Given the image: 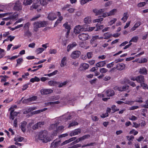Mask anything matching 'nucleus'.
Returning <instances> with one entry per match:
<instances>
[{"label":"nucleus","mask_w":148,"mask_h":148,"mask_svg":"<svg viewBox=\"0 0 148 148\" xmlns=\"http://www.w3.org/2000/svg\"><path fill=\"white\" fill-rule=\"evenodd\" d=\"M67 84V82L66 81L64 82H63L61 83L58 86L59 88L62 87L63 86L66 85Z\"/></svg>","instance_id":"nucleus-58"},{"label":"nucleus","mask_w":148,"mask_h":148,"mask_svg":"<svg viewBox=\"0 0 148 148\" xmlns=\"http://www.w3.org/2000/svg\"><path fill=\"white\" fill-rule=\"evenodd\" d=\"M81 54V52L80 51H73L71 53V57L74 59H75L78 58Z\"/></svg>","instance_id":"nucleus-11"},{"label":"nucleus","mask_w":148,"mask_h":148,"mask_svg":"<svg viewBox=\"0 0 148 148\" xmlns=\"http://www.w3.org/2000/svg\"><path fill=\"white\" fill-rule=\"evenodd\" d=\"M106 94L107 96H112L114 95V92L113 90H109L106 91Z\"/></svg>","instance_id":"nucleus-26"},{"label":"nucleus","mask_w":148,"mask_h":148,"mask_svg":"<svg viewBox=\"0 0 148 148\" xmlns=\"http://www.w3.org/2000/svg\"><path fill=\"white\" fill-rule=\"evenodd\" d=\"M103 36H104V39H108L110 38L112 36V35L109 33L107 32L104 33L103 34Z\"/></svg>","instance_id":"nucleus-37"},{"label":"nucleus","mask_w":148,"mask_h":148,"mask_svg":"<svg viewBox=\"0 0 148 148\" xmlns=\"http://www.w3.org/2000/svg\"><path fill=\"white\" fill-rule=\"evenodd\" d=\"M77 45V44L75 42H73L72 44L69 45L67 47V51L69 52L73 47H76Z\"/></svg>","instance_id":"nucleus-18"},{"label":"nucleus","mask_w":148,"mask_h":148,"mask_svg":"<svg viewBox=\"0 0 148 148\" xmlns=\"http://www.w3.org/2000/svg\"><path fill=\"white\" fill-rule=\"evenodd\" d=\"M32 3V0H23V4L25 5H30Z\"/></svg>","instance_id":"nucleus-30"},{"label":"nucleus","mask_w":148,"mask_h":148,"mask_svg":"<svg viewBox=\"0 0 148 148\" xmlns=\"http://www.w3.org/2000/svg\"><path fill=\"white\" fill-rule=\"evenodd\" d=\"M57 15L58 17V19L57 21H56L55 26H56L58 24L61 23V21L63 19V17L61 16V13L59 12H57Z\"/></svg>","instance_id":"nucleus-14"},{"label":"nucleus","mask_w":148,"mask_h":148,"mask_svg":"<svg viewBox=\"0 0 148 148\" xmlns=\"http://www.w3.org/2000/svg\"><path fill=\"white\" fill-rule=\"evenodd\" d=\"M89 36L88 34L83 33L79 34L78 37L80 40L84 41L88 39Z\"/></svg>","instance_id":"nucleus-8"},{"label":"nucleus","mask_w":148,"mask_h":148,"mask_svg":"<svg viewBox=\"0 0 148 148\" xmlns=\"http://www.w3.org/2000/svg\"><path fill=\"white\" fill-rule=\"evenodd\" d=\"M89 67V65L85 63H82L80 65V67L82 70H86L88 69Z\"/></svg>","instance_id":"nucleus-22"},{"label":"nucleus","mask_w":148,"mask_h":148,"mask_svg":"<svg viewBox=\"0 0 148 148\" xmlns=\"http://www.w3.org/2000/svg\"><path fill=\"white\" fill-rule=\"evenodd\" d=\"M71 5L70 4H67L66 5H64L63 7L62 8V10H65L66 9L69 8L70 7Z\"/></svg>","instance_id":"nucleus-62"},{"label":"nucleus","mask_w":148,"mask_h":148,"mask_svg":"<svg viewBox=\"0 0 148 148\" xmlns=\"http://www.w3.org/2000/svg\"><path fill=\"white\" fill-rule=\"evenodd\" d=\"M37 140H41L43 143H47L50 141L52 139L48 136L47 132L45 130L41 131L39 132L35 137Z\"/></svg>","instance_id":"nucleus-1"},{"label":"nucleus","mask_w":148,"mask_h":148,"mask_svg":"<svg viewBox=\"0 0 148 148\" xmlns=\"http://www.w3.org/2000/svg\"><path fill=\"white\" fill-rule=\"evenodd\" d=\"M113 88L114 90H117L119 91L122 92L121 86H115Z\"/></svg>","instance_id":"nucleus-51"},{"label":"nucleus","mask_w":148,"mask_h":148,"mask_svg":"<svg viewBox=\"0 0 148 148\" xmlns=\"http://www.w3.org/2000/svg\"><path fill=\"white\" fill-rule=\"evenodd\" d=\"M141 25V23L140 22H138L136 23L134 27L132 28L131 30L132 31H134L139 26Z\"/></svg>","instance_id":"nucleus-32"},{"label":"nucleus","mask_w":148,"mask_h":148,"mask_svg":"<svg viewBox=\"0 0 148 148\" xmlns=\"http://www.w3.org/2000/svg\"><path fill=\"white\" fill-rule=\"evenodd\" d=\"M48 84L50 86H54L56 85L57 83V82L54 81H50L48 82Z\"/></svg>","instance_id":"nucleus-42"},{"label":"nucleus","mask_w":148,"mask_h":148,"mask_svg":"<svg viewBox=\"0 0 148 148\" xmlns=\"http://www.w3.org/2000/svg\"><path fill=\"white\" fill-rule=\"evenodd\" d=\"M53 0H40V3L43 6L46 5L49 3V2H50Z\"/></svg>","instance_id":"nucleus-23"},{"label":"nucleus","mask_w":148,"mask_h":148,"mask_svg":"<svg viewBox=\"0 0 148 148\" xmlns=\"http://www.w3.org/2000/svg\"><path fill=\"white\" fill-rule=\"evenodd\" d=\"M37 99L36 96H33L32 97L28 98L29 101H35Z\"/></svg>","instance_id":"nucleus-55"},{"label":"nucleus","mask_w":148,"mask_h":148,"mask_svg":"<svg viewBox=\"0 0 148 148\" xmlns=\"http://www.w3.org/2000/svg\"><path fill=\"white\" fill-rule=\"evenodd\" d=\"M64 128V127L63 126H60L58 127V128L57 127V130L53 132V135L54 136H56L57 133H58L60 131H63V129Z\"/></svg>","instance_id":"nucleus-21"},{"label":"nucleus","mask_w":148,"mask_h":148,"mask_svg":"<svg viewBox=\"0 0 148 148\" xmlns=\"http://www.w3.org/2000/svg\"><path fill=\"white\" fill-rule=\"evenodd\" d=\"M63 27L67 30H70L71 29V25L69 24L68 23L66 22L63 25Z\"/></svg>","instance_id":"nucleus-33"},{"label":"nucleus","mask_w":148,"mask_h":148,"mask_svg":"<svg viewBox=\"0 0 148 148\" xmlns=\"http://www.w3.org/2000/svg\"><path fill=\"white\" fill-rule=\"evenodd\" d=\"M27 125V122L26 121H24L23 123H21V128L22 131L25 132L26 131V127Z\"/></svg>","instance_id":"nucleus-24"},{"label":"nucleus","mask_w":148,"mask_h":148,"mask_svg":"<svg viewBox=\"0 0 148 148\" xmlns=\"http://www.w3.org/2000/svg\"><path fill=\"white\" fill-rule=\"evenodd\" d=\"M103 18H97L95 20H94L93 21V22L94 23L99 22L102 21H103Z\"/></svg>","instance_id":"nucleus-49"},{"label":"nucleus","mask_w":148,"mask_h":148,"mask_svg":"<svg viewBox=\"0 0 148 148\" xmlns=\"http://www.w3.org/2000/svg\"><path fill=\"white\" fill-rule=\"evenodd\" d=\"M96 29H95V31H98L99 30L102 29L103 28V25H99V24H97L96 25Z\"/></svg>","instance_id":"nucleus-39"},{"label":"nucleus","mask_w":148,"mask_h":148,"mask_svg":"<svg viewBox=\"0 0 148 148\" xmlns=\"http://www.w3.org/2000/svg\"><path fill=\"white\" fill-rule=\"evenodd\" d=\"M112 110H113L114 112L119 110V109H117V107L115 105H113L112 106Z\"/></svg>","instance_id":"nucleus-59"},{"label":"nucleus","mask_w":148,"mask_h":148,"mask_svg":"<svg viewBox=\"0 0 148 148\" xmlns=\"http://www.w3.org/2000/svg\"><path fill=\"white\" fill-rule=\"evenodd\" d=\"M59 99L60 96L59 95L53 96L51 97L50 98L51 100L52 101L58 100Z\"/></svg>","instance_id":"nucleus-36"},{"label":"nucleus","mask_w":148,"mask_h":148,"mask_svg":"<svg viewBox=\"0 0 148 148\" xmlns=\"http://www.w3.org/2000/svg\"><path fill=\"white\" fill-rule=\"evenodd\" d=\"M40 17V15H37L36 16H35L34 17L32 18L31 19V21H35L38 18Z\"/></svg>","instance_id":"nucleus-63"},{"label":"nucleus","mask_w":148,"mask_h":148,"mask_svg":"<svg viewBox=\"0 0 148 148\" xmlns=\"http://www.w3.org/2000/svg\"><path fill=\"white\" fill-rule=\"evenodd\" d=\"M138 39V36H135L133 37L132 39L129 42L130 43L131 42H136Z\"/></svg>","instance_id":"nucleus-41"},{"label":"nucleus","mask_w":148,"mask_h":148,"mask_svg":"<svg viewBox=\"0 0 148 148\" xmlns=\"http://www.w3.org/2000/svg\"><path fill=\"white\" fill-rule=\"evenodd\" d=\"M99 71L101 73H106L108 71V69L104 68H101L99 69Z\"/></svg>","instance_id":"nucleus-44"},{"label":"nucleus","mask_w":148,"mask_h":148,"mask_svg":"<svg viewBox=\"0 0 148 148\" xmlns=\"http://www.w3.org/2000/svg\"><path fill=\"white\" fill-rule=\"evenodd\" d=\"M122 91H125L127 92H129L130 91L129 89V86L128 85H125L123 86H121Z\"/></svg>","instance_id":"nucleus-25"},{"label":"nucleus","mask_w":148,"mask_h":148,"mask_svg":"<svg viewBox=\"0 0 148 148\" xmlns=\"http://www.w3.org/2000/svg\"><path fill=\"white\" fill-rule=\"evenodd\" d=\"M117 12V10L116 9H113L109 12H108L109 14V15L111 16L114 15Z\"/></svg>","instance_id":"nucleus-35"},{"label":"nucleus","mask_w":148,"mask_h":148,"mask_svg":"<svg viewBox=\"0 0 148 148\" xmlns=\"http://www.w3.org/2000/svg\"><path fill=\"white\" fill-rule=\"evenodd\" d=\"M88 25L84 24L81 25H78L76 26L73 28V32L76 34H79L80 32L88 30Z\"/></svg>","instance_id":"nucleus-2"},{"label":"nucleus","mask_w":148,"mask_h":148,"mask_svg":"<svg viewBox=\"0 0 148 148\" xmlns=\"http://www.w3.org/2000/svg\"><path fill=\"white\" fill-rule=\"evenodd\" d=\"M57 52V50L55 49H50L49 51V53L51 54H55Z\"/></svg>","instance_id":"nucleus-54"},{"label":"nucleus","mask_w":148,"mask_h":148,"mask_svg":"<svg viewBox=\"0 0 148 148\" xmlns=\"http://www.w3.org/2000/svg\"><path fill=\"white\" fill-rule=\"evenodd\" d=\"M81 132V130L80 129H75L71 132L69 134V135L70 136H72L77 135L80 134Z\"/></svg>","instance_id":"nucleus-13"},{"label":"nucleus","mask_w":148,"mask_h":148,"mask_svg":"<svg viewBox=\"0 0 148 148\" xmlns=\"http://www.w3.org/2000/svg\"><path fill=\"white\" fill-rule=\"evenodd\" d=\"M92 119L93 121H98L99 120V118L96 116H92Z\"/></svg>","instance_id":"nucleus-60"},{"label":"nucleus","mask_w":148,"mask_h":148,"mask_svg":"<svg viewBox=\"0 0 148 148\" xmlns=\"http://www.w3.org/2000/svg\"><path fill=\"white\" fill-rule=\"evenodd\" d=\"M47 18L50 21L54 20L57 18L56 14L53 12H51L48 14Z\"/></svg>","instance_id":"nucleus-9"},{"label":"nucleus","mask_w":148,"mask_h":148,"mask_svg":"<svg viewBox=\"0 0 148 148\" xmlns=\"http://www.w3.org/2000/svg\"><path fill=\"white\" fill-rule=\"evenodd\" d=\"M90 135L89 134L83 136L82 137H81L76 140L75 141L72 143L71 144L72 145H74L75 144L77 143L80 141L88 138L90 137Z\"/></svg>","instance_id":"nucleus-7"},{"label":"nucleus","mask_w":148,"mask_h":148,"mask_svg":"<svg viewBox=\"0 0 148 148\" xmlns=\"http://www.w3.org/2000/svg\"><path fill=\"white\" fill-rule=\"evenodd\" d=\"M17 64L16 66H18V65L21 64L23 61V60L22 58H19L17 60Z\"/></svg>","instance_id":"nucleus-40"},{"label":"nucleus","mask_w":148,"mask_h":148,"mask_svg":"<svg viewBox=\"0 0 148 148\" xmlns=\"http://www.w3.org/2000/svg\"><path fill=\"white\" fill-rule=\"evenodd\" d=\"M116 20L117 19L116 18H113L110 21V22L109 23L110 25H112L116 21Z\"/></svg>","instance_id":"nucleus-57"},{"label":"nucleus","mask_w":148,"mask_h":148,"mask_svg":"<svg viewBox=\"0 0 148 148\" xmlns=\"http://www.w3.org/2000/svg\"><path fill=\"white\" fill-rule=\"evenodd\" d=\"M78 125V123L77 122L75 121H73L69 125L68 127L69 128L71 127L75 126Z\"/></svg>","instance_id":"nucleus-46"},{"label":"nucleus","mask_w":148,"mask_h":148,"mask_svg":"<svg viewBox=\"0 0 148 148\" xmlns=\"http://www.w3.org/2000/svg\"><path fill=\"white\" fill-rule=\"evenodd\" d=\"M97 38H98V36H93L92 38L91 39L90 43L92 45V47H96L97 46V44L96 41V40Z\"/></svg>","instance_id":"nucleus-10"},{"label":"nucleus","mask_w":148,"mask_h":148,"mask_svg":"<svg viewBox=\"0 0 148 148\" xmlns=\"http://www.w3.org/2000/svg\"><path fill=\"white\" fill-rule=\"evenodd\" d=\"M30 25V23L29 22H27L25 24L24 27L25 28H27L28 29H29Z\"/></svg>","instance_id":"nucleus-61"},{"label":"nucleus","mask_w":148,"mask_h":148,"mask_svg":"<svg viewBox=\"0 0 148 148\" xmlns=\"http://www.w3.org/2000/svg\"><path fill=\"white\" fill-rule=\"evenodd\" d=\"M105 10L103 9H101L99 10L94 9L93 12L95 13L96 16L101 15L104 12Z\"/></svg>","instance_id":"nucleus-15"},{"label":"nucleus","mask_w":148,"mask_h":148,"mask_svg":"<svg viewBox=\"0 0 148 148\" xmlns=\"http://www.w3.org/2000/svg\"><path fill=\"white\" fill-rule=\"evenodd\" d=\"M127 83L133 87H134L136 86V84L134 82H131L129 80H127Z\"/></svg>","instance_id":"nucleus-47"},{"label":"nucleus","mask_w":148,"mask_h":148,"mask_svg":"<svg viewBox=\"0 0 148 148\" xmlns=\"http://www.w3.org/2000/svg\"><path fill=\"white\" fill-rule=\"evenodd\" d=\"M23 139V138L22 137H19L18 138H14V140L16 142H21Z\"/></svg>","instance_id":"nucleus-48"},{"label":"nucleus","mask_w":148,"mask_h":148,"mask_svg":"<svg viewBox=\"0 0 148 148\" xmlns=\"http://www.w3.org/2000/svg\"><path fill=\"white\" fill-rule=\"evenodd\" d=\"M106 60L99 62L97 63L96 65L97 67H103L106 65Z\"/></svg>","instance_id":"nucleus-17"},{"label":"nucleus","mask_w":148,"mask_h":148,"mask_svg":"<svg viewBox=\"0 0 148 148\" xmlns=\"http://www.w3.org/2000/svg\"><path fill=\"white\" fill-rule=\"evenodd\" d=\"M129 17L127 12L124 13L123 14V17L121 18V20L123 21L124 23H125L127 21V19Z\"/></svg>","instance_id":"nucleus-29"},{"label":"nucleus","mask_w":148,"mask_h":148,"mask_svg":"<svg viewBox=\"0 0 148 148\" xmlns=\"http://www.w3.org/2000/svg\"><path fill=\"white\" fill-rule=\"evenodd\" d=\"M136 81L140 84L142 82H144L145 81L144 76L140 75L137 77Z\"/></svg>","instance_id":"nucleus-19"},{"label":"nucleus","mask_w":148,"mask_h":148,"mask_svg":"<svg viewBox=\"0 0 148 148\" xmlns=\"http://www.w3.org/2000/svg\"><path fill=\"white\" fill-rule=\"evenodd\" d=\"M125 65L122 63L117 64L116 66V69L120 71H121L125 69Z\"/></svg>","instance_id":"nucleus-16"},{"label":"nucleus","mask_w":148,"mask_h":148,"mask_svg":"<svg viewBox=\"0 0 148 148\" xmlns=\"http://www.w3.org/2000/svg\"><path fill=\"white\" fill-rule=\"evenodd\" d=\"M47 108H45L43 109L40 110H37L36 111V114H39L40 113L43 111H45L46 110H47Z\"/></svg>","instance_id":"nucleus-56"},{"label":"nucleus","mask_w":148,"mask_h":148,"mask_svg":"<svg viewBox=\"0 0 148 148\" xmlns=\"http://www.w3.org/2000/svg\"><path fill=\"white\" fill-rule=\"evenodd\" d=\"M67 58L66 57H64L61 59V63L60 66L61 67L64 66L66 65Z\"/></svg>","instance_id":"nucleus-20"},{"label":"nucleus","mask_w":148,"mask_h":148,"mask_svg":"<svg viewBox=\"0 0 148 148\" xmlns=\"http://www.w3.org/2000/svg\"><path fill=\"white\" fill-rule=\"evenodd\" d=\"M13 9L14 10L16 11H20L22 9L21 3L19 1H17L13 3Z\"/></svg>","instance_id":"nucleus-5"},{"label":"nucleus","mask_w":148,"mask_h":148,"mask_svg":"<svg viewBox=\"0 0 148 148\" xmlns=\"http://www.w3.org/2000/svg\"><path fill=\"white\" fill-rule=\"evenodd\" d=\"M37 109L36 107H30L27 110L26 112H29L31 111H32L33 110H36Z\"/></svg>","instance_id":"nucleus-52"},{"label":"nucleus","mask_w":148,"mask_h":148,"mask_svg":"<svg viewBox=\"0 0 148 148\" xmlns=\"http://www.w3.org/2000/svg\"><path fill=\"white\" fill-rule=\"evenodd\" d=\"M91 18L90 17L88 16L84 18V22L85 24L87 25L88 24H90L91 23Z\"/></svg>","instance_id":"nucleus-28"},{"label":"nucleus","mask_w":148,"mask_h":148,"mask_svg":"<svg viewBox=\"0 0 148 148\" xmlns=\"http://www.w3.org/2000/svg\"><path fill=\"white\" fill-rule=\"evenodd\" d=\"M18 15L17 14H14L10 16V19H16L18 18Z\"/></svg>","instance_id":"nucleus-45"},{"label":"nucleus","mask_w":148,"mask_h":148,"mask_svg":"<svg viewBox=\"0 0 148 148\" xmlns=\"http://www.w3.org/2000/svg\"><path fill=\"white\" fill-rule=\"evenodd\" d=\"M92 0H80V2L82 5H83L89 1H92Z\"/></svg>","instance_id":"nucleus-53"},{"label":"nucleus","mask_w":148,"mask_h":148,"mask_svg":"<svg viewBox=\"0 0 148 148\" xmlns=\"http://www.w3.org/2000/svg\"><path fill=\"white\" fill-rule=\"evenodd\" d=\"M16 106H14L13 107H11L10 108L9 110H11L10 115L9 117L10 119L13 120L15 117L19 113V112H16L14 111V110L13 109L14 108H16Z\"/></svg>","instance_id":"nucleus-6"},{"label":"nucleus","mask_w":148,"mask_h":148,"mask_svg":"<svg viewBox=\"0 0 148 148\" xmlns=\"http://www.w3.org/2000/svg\"><path fill=\"white\" fill-rule=\"evenodd\" d=\"M44 50V49L42 48H39L36 50V52L38 54L41 53Z\"/></svg>","instance_id":"nucleus-50"},{"label":"nucleus","mask_w":148,"mask_h":148,"mask_svg":"<svg viewBox=\"0 0 148 148\" xmlns=\"http://www.w3.org/2000/svg\"><path fill=\"white\" fill-rule=\"evenodd\" d=\"M24 35L25 36H27L28 37H29L31 36L32 34L29 31V29H28L26 31H25Z\"/></svg>","instance_id":"nucleus-34"},{"label":"nucleus","mask_w":148,"mask_h":148,"mask_svg":"<svg viewBox=\"0 0 148 148\" xmlns=\"http://www.w3.org/2000/svg\"><path fill=\"white\" fill-rule=\"evenodd\" d=\"M60 142V141H55L54 140L51 143V146L52 147H56L59 145Z\"/></svg>","instance_id":"nucleus-31"},{"label":"nucleus","mask_w":148,"mask_h":148,"mask_svg":"<svg viewBox=\"0 0 148 148\" xmlns=\"http://www.w3.org/2000/svg\"><path fill=\"white\" fill-rule=\"evenodd\" d=\"M140 74L143 75H146L147 74V70L146 68L143 67L140 69L139 71Z\"/></svg>","instance_id":"nucleus-27"},{"label":"nucleus","mask_w":148,"mask_h":148,"mask_svg":"<svg viewBox=\"0 0 148 148\" xmlns=\"http://www.w3.org/2000/svg\"><path fill=\"white\" fill-rule=\"evenodd\" d=\"M47 24L48 22L45 21L35 22L33 24L34 30V32H37L39 28L45 27Z\"/></svg>","instance_id":"nucleus-3"},{"label":"nucleus","mask_w":148,"mask_h":148,"mask_svg":"<svg viewBox=\"0 0 148 148\" xmlns=\"http://www.w3.org/2000/svg\"><path fill=\"white\" fill-rule=\"evenodd\" d=\"M40 92L42 94L47 95L52 93L53 90L51 89H42L40 90Z\"/></svg>","instance_id":"nucleus-12"},{"label":"nucleus","mask_w":148,"mask_h":148,"mask_svg":"<svg viewBox=\"0 0 148 148\" xmlns=\"http://www.w3.org/2000/svg\"><path fill=\"white\" fill-rule=\"evenodd\" d=\"M114 65V62H112L108 64L107 65V67L108 68H110L113 66Z\"/></svg>","instance_id":"nucleus-64"},{"label":"nucleus","mask_w":148,"mask_h":148,"mask_svg":"<svg viewBox=\"0 0 148 148\" xmlns=\"http://www.w3.org/2000/svg\"><path fill=\"white\" fill-rule=\"evenodd\" d=\"M42 65L41 64L37 66H33L32 67L33 68H36V69L32 70V71L34 72L38 70L39 69L42 68Z\"/></svg>","instance_id":"nucleus-38"},{"label":"nucleus","mask_w":148,"mask_h":148,"mask_svg":"<svg viewBox=\"0 0 148 148\" xmlns=\"http://www.w3.org/2000/svg\"><path fill=\"white\" fill-rule=\"evenodd\" d=\"M40 1V0H34V3L32 6H31V9L32 10L37 9L38 12L40 11L42 8L40 6V3H39Z\"/></svg>","instance_id":"nucleus-4"},{"label":"nucleus","mask_w":148,"mask_h":148,"mask_svg":"<svg viewBox=\"0 0 148 148\" xmlns=\"http://www.w3.org/2000/svg\"><path fill=\"white\" fill-rule=\"evenodd\" d=\"M57 123L51 125L50 126V129L51 130H54L56 129L57 130Z\"/></svg>","instance_id":"nucleus-43"}]
</instances>
